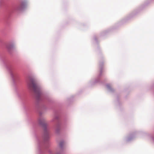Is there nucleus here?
<instances>
[{
  "instance_id": "obj_1",
  "label": "nucleus",
  "mask_w": 154,
  "mask_h": 154,
  "mask_svg": "<svg viewBox=\"0 0 154 154\" xmlns=\"http://www.w3.org/2000/svg\"><path fill=\"white\" fill-rule=\"evenodd\" d=\"M29 85V87L32 88L35 92H36L39 89V86L37 85L35 80L33 79H32L30 80Z\"/></svg>"
},
{
  "instance_id": "obj_2",
  "label": "nucleus",
  "mask_w": 154,
  "mask_h": 154,
  "mask_svg": "<svg viewBox=\"0 0 154 154\" xmlns=\"http://www.w3.org/2000/svg\"><path fill=\"white\" fill-rule=\"evenodd\" d=\"M64 143L63 142H61L60 143L59 145L60 147H61L63 144Z\"/></svg>"
},
{
  "instance_id": "obj_3",
  "label": "nucleus",
  "mask_w": 154,
  "mask_h": 154,
  "mask_svg": "<svg viewBox=\"0 0 154 154\" xmlns=\"http://www.w3.org/2000/svg\"><path fill=\"white\" fill-rule=\"evenodd\" d=\"M13 47V45H11L10 46H9L8 47V48L9 49H11V48H12Z\"/></svg>"
},
{
  "instance_id": "obj_4",
  "label": "nucleus",
  "mask_w": 154,
  "mask_h": 154,
  "mask_svg": "<svg viewBox=\"0 0 154 154\" xmlns=\"http://www.w3.org/2000/svg\"><path fill=\"white\" fill-rule=\"evenodd\" d=\"M40 122V123L41 124H42V123L41 122Z\"/></svg>"
}]
</instances>
